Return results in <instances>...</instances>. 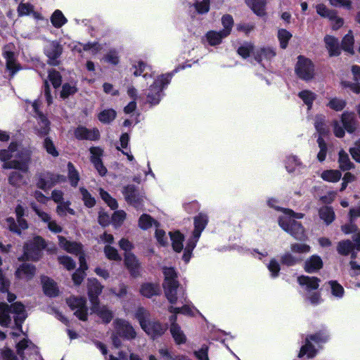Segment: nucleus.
Returning a JSON list of instances; mask_svg holds the SVG:
<instances>
[{"mask_svg":"<svg viewBox=\"0 0 360 360\" xmlns=\"http://www.w3.org/2000/svg\"><path fill=\"white\" fill-rule=\"evenodd\" d=\"M27 314L24 305L21 302H15L9 307L6 303H0V325L8 327L12 319L20 332L22 331V323L25 320ZM6 335L0 331V341L5 339Z\"/></svg>","mask_w":360,"mask_h":360,"instance_id":"1","label":"nucleus"},{"mask_svg":"<svg viewBox=\"0 0 360 360\" xmlns=\"http://www.w3.org/2000/svg\"><path fill=\"white\" fill-rule=\"evenodd\" d=\"M165 276V282L163 287L167 299L172 304H176L178 302H186V293L183 287L179 286L176 280V274L172 267H165L163 269Z\"/></svg>","mask_w":360,"mask_h":360,"instance_id":"2","label":"nucleus"},{"mask_svg":"<svg viewBox=\"0 0 360 360\" xmlns=\"http://www.w3.org/2000/svg\"><path fill=\"white\" fill-rule=\"evenodd\" d=\"M184 66H178L172 72L163 74L154 80L148 89L147 101L151 105H158L161 99V92L169 84L174 75L183 70Z\"/></svg>","mask_w":360,"mask_h":360,"instance_id":"3","label":"nucleus"},{"mask_svg":"<svg viewBox=\"0 0 360 360\" xmlns=\"http://www.w3.org/2000/svg\"><path fill=\"white\" fill-rule=\"evenodd\" d=\"M150 314L143 308H139L136 312V317L139 320L142 329L152 338H155L164 334L167 330V325L160 322L149 320Z\"/></svg>","mask_w":360,"mask_h":360,"instance_id":"4","label":"nucleus"},{"mask_svg":"<svg viewBox=\"0 0 360 360\" xmlns=\"http://www.w3.org/2000/svg\"><path fill=\"white\" fill-rule=\"evenodd\" d=\"M299 284L307 291L305 295L306 299L308 300L311 304H318L321 302V298L318 292H313L319 286L320 280L316 277H310L307 276H301L298 277Z\"/></svg>","mask_w":360,"mask_h":360,"instance_id":"5","label":"nucleus"},{"mask_svg":"<svg viewBox=\"0 0 360 360\" xmlns=\"http://www.w3.org/2000/svg\"><path fill=\"white\" fill-rule=\"evenodd\" d=\"M122 193L126 202L137 210H143L145 196L134 184H128L123 187Z\"/></svg>","mask_w":360,"mask_h":360,"instance_id":"6","label":"nucleus"},{"mask_svg":"<svg viewBox=\"0 0 360 360\" xmlns=\"http://www.w3.org/2000/svg\"><path fill=\"white\" fill-rule=\"evenodd\" d=\"M295 72L300 79L309 81L314 77V65L311 60L300 55L297 57Z\"/></svg>","mask_w":360,"mask_h":360,"instance_id":"7","label":"nucleus"},{"mask_svg":"<svg viewBox=\"0 0 360 360\" xmlns=\"http://www.w3.org/2000/svg\"><path fill=\"white\" fill-rule=\"evenodd\" d=\"M328 338V335L326 332L319 333L310 335L306 339V343L302 347L299 353V357L306 355L308 358H312L316 355V350L313 345L325 342Z\"/></svg>","mask_w":360,"mask_h":360,"instance_id":"8","label":"nucleus"},{"mask_svg":"<svg viewBox=\"0 0 360 360\" xmlns=\"http://www.w3.org/2000/svg\"><path fill=\"white\" fill-rule=\"evenodd\" d=\"M20 160H8L4 163V169H13L23 173L29 172V163L31 160L30 154L27 151H21L16 155Z\"/></svg>","mask_w":360,"mask_h":360,"instance_id":"9","label":"nucleus"},{"mask_svg":"<svg viewBox=\"0 0 360 360\" xmlns=\"http://www.w3.org/2000/svg\"><path fill=\"white\" fill-rule=\"evenodd\" d=\"M44 240L39 236L27 243L24 248L25 257L27 259L37 260L41 256V251L44 248Z\"/></svg>","mask_w":360,"mask_h":360,"instance_id":"10","label":"nucleus"},{"mask_svg":"<svg viewBox=\"0 0 360 360\" xmlns=\"http://www.w3.org/2000/svg\"><path fill=\"white\" fill-rule=\"evenodd\" d=\"M63 46L57 40L51 41L44 49V54L49 58L47 63L50 65L57 66L59 65L58 58L62 55Z\"/></svg>","mask_w":360,"mask_h":360,"instance_id":"11","label":"nucleus"},{"mask_svg":"<svg viewBox=\"0 0 360 360\" xmlns=\"http://www.w3.org/2000/svg\"><path fill=\"white\" fill-rule=\"evenodd\" d=\"M353 249L354 245L349 240L340 241L337 247V250L340 255H348L349 253H352V259H354L356 257V254L353 252ZM350 274L352 276L356 275L357 271L360 270V265L357 264L355 261L352 260L350 262Z\"/></svg>","mask_w":360,"mask_h":360,"instance_id":"12","label":"nucleus"},{"mask_svg":"<svg viewBox=\"0 0 360 360\" xmlns=\"http://www.w3.org/2000/svg\"><path fill=\"white\" fill-rule=\"evenodd\" d=\"M117 335L127 340L136 338V333L129 323L124 319H117L113 322Z\"/></svg>","mask_w":360,"mask_h":360,"instance_id":"13","label":"nucleus"},{"mask_svg":"<svg viewBox=\"0 0 360 360\" xmlns=\"http://www.w3.org/2000/svg\"><path fill=\"white\" fill-rule=\"evenodd\" d=\"M67 303L72 310H75V314L77 317L82 321L86 320L87 308L84 298L71 297L67 300Z\"/></svg>","mask_w":360,"mask_h":360,"instance_id":"14","label":"nucleus"},{"mask_svg":"<svg viewBox=\"0 0 360 360\" xmlns=\"http://www.w3.org/2000/svg\"><path fill=\"white\" fill-rule=\"evenodd\" d=\"M4 58L6 60V69L9 72L10 79L22 70L21 64L18 61L15 54L12 51H4L2 53Z\"/></svg>","mask_w":360,"mask_h":360,"instance_id":"15","label":"nucleus"},{"mask_svg":"<svg viewBox=\"0 0 360 360\" xmlns=\"http://www.w3.org/2000/svg\"><path fill=\"white\" fill-rule=\"evenodd\" d=\"M91 153L90 160L94 165L95 169L101 176H104L108 172L104 166L101 157L103 155V150L100 147L92 146L89 149Z\"/></svg>","mask_w":360,"mask_h":360,"instance_id":"16","label":"nucleus"},{"mask_svg":"<svg viewBox=\"0 0 360 360\" xmlns=\"http://www.w3.org/2000/svg\"><path fill=\"white\" fill-rule=\"evenodd\" d=\"M77 140L97 141L100 139V132L97 128L89 129L84 126L77 127L74 131Z\"/></svg>","mask_w":360,"mask_h":360,"instance_id":"17","label":"nucleus"},{"mask_svg":"<svg viewBox=\"0 0 360 360\" xmlns=\"http://www.w3.org/2000/svg\"><path fill=\"white\" fill-rule=\"evenodd\" d=\"M277 203V200L275 198H270L268 200V205L270 207L274 208L277 211L282 212L285 217H288L290 220L292 219V223L291 225H302L300 223H298L295 221V219H302L304 216V214L300 212H295L289 208H283L279 206H277L276 204Z\"/></svg>","mask_w":360,"mask_h":360,"instance_id":"18","label":"nucleus"},{"mask_svg":"<svg viewBox=\"0 0 360 360\" xmlns=\"http://www.w3.org/2000/svg\"><path fill=\"white\" fill-rule=\"evenodd\" d=\"M203 227L204 226H195L192 236L188 240L183 255V259L186 262L190 260L192 251L195 248L201 233L203 231Z\"/></svg>","mask_w":360,"mask_h":360,"instance_id":"19","label":"nucleus"},{"mask_svg":"<svg viewBox=\"0 0 360 360\" xmlns=\"http://www.w3.org/2000/svg\"><path fill=\"white\" fill-rule=\"evenodd\" d=\"M60 246L65 251L76 255H83L82 246L80 243L76 242H72L68 240L66 238L62 236H58Z\"/></svg>","mask_w":360,"mask_h":360,"instance_id":"20","label":"nucleus"},{"mask_svg":"<svg viewBox=\"0 0 360 360\" xmlns=\"http://www.w3.org/2000/svg\"><path fill=\"white\" fill-rule=\"evenodd\" d=\"M103 286L96 278L89 279L88 295L91 304L98 302V296L101 294Z\"/></svg>","mask_w":360,"mask_h":360,"instance_id":"21","label":"nucleus"},{"mask_svg":"<svg viewBox=\"0 0 360 360\" xmlns=\"http://www.w3.org/2000/svg\"><path fill=\"white\" fill-rule=\"evenodd\" d=\"M34 130L38 136L45 137L51 131V122L44 114H40L39 117L37 118V126L35 127Z\"/></svg>","mask_w":360,"mask_h":360,"instance_id":"22","label":"nucleus"},{"mask_svg":"<svg viewBox=\"0 0 360 360\" xmlns=\"http://www.w3.org/2000/svg\"><path fill=\"white\" fill-rule=\"evenodd\" d=\"M169 332L176 345H182L186 342V335L181 327L177 323L170 324Z\"/></svg>","mask_w":360,"mask_h":360,"instance_id":"23","label":"nucleus"},{"mask_svg":"<svg viewBox=\"0 0 360 360\" xmlns=\"http://www.w3.org/2000/svg\"><path fill=\"white\" fill-rule=\"evenodd\" d=\"M341 122L345 129L349 134H352L356 131V122L353 112H344L341 116Z\"/></svg>","mask_w":360,"mask_h":360,"instance_id":"24","label":"nucleus"},{"mask_svg":"<svg viewBox=\"0 0 360 360\" xmlns=\"http://www.w3.org/2000/svg\"><path fill=\"white\" fill-rule=\"evenodd\" d=\"M326 47L328 51L330 57L338 56L341 53L338 40L336 37L330 35H326L324 37Z\"/></svg>","mask_w":360,"mask_h":360,"instance_id":"25","label":"nucleus"},{"mask_svg":"<svg viewBox=\"0 0 360 360\" xmlns=\"http://www.w3.org/2000/svg\"><path fill=\"white\" fill-rule=\"evenodd\" d=\"M245 3L257 16L264 17L266 15V0H245Z\"/></svg>","mask_w":360,"mask_h":360,"instance_id":"26","label":"nucleus"},{"mask_svg":"<svg viewBox=\"0 0 360 360\" xmlns=\"http://www.w3.org/2000/svg\"><path fill=\"white\" fill-rule=\"evenodd\" d=\"M27 174V173H23L20 170L11 172L8 177V184L15 188L26 185L27 182L25 174Z\"/></svg>","mask_w":360,"mask_h":360,"instance_id":"27","label":"nucleus"},{"mask_svg":"<svg viewBox=\"0 0 360 360\" xmlns=\"http://www.w3.org/2000/svg\"><path fill=\"white\" fill-rule=\"evenodd\" d=\"M338 164L341 171H349L355 168V165L351 162L348 154L341 149L338 153Z\"/></svg>","mask_w":360,"mask_h":360,"instance_id":"28","label":"nucleus"},{"mask_svg":"<svg viewBox=\"0 0 360 360\" xmlns=\"http://www.w3.org/2000/svg\"><path fill=\"white\" fill-rule=\"evenodd\" d=\"M323 266L321 258L317 255H312L304 263V270L308 273H314Z\"/></svg>","mask_w":360,"mask_h":360,"instance_id":"29","label":"nucleus"},{"mask_svg":"<svg viewBox=\"0 0 360 360\" xmlns=\"http://www.w3.org/2000/svg\"><path fill=\"white\" fill-rule=\"evenodd\" d=\"M169 311L175 314H182L191 316H194L199 314L198 310L193 305L187 303H186L181 307H175L174 306H171L169 308Z\"/></svg>","mask_w":360,"mask_h":360,"instance_id":"30","label":"nucleus"},{"mask_svg":"<svg viewBox=\"0 0 360 360\" xmlns=\"http://www.w3.org/2000/svg\"><path fill=\"white\" fill-rule=\"evenodd\" d=\"M276 56L275 51L270 47H262L254 52L255 60L261 63L263 59L271 60Z\"/></svg>","mask_w":360,"mask_h":360,"instance_id":"31","label":"nucleus"},{"mask_svg":"<svg viewBox=\"0 0 360 360\" xmlns=\"http://www.w3.org/2000/svg\"><path fill=\"white\" fill-rule=\"evenodd\" d=\"M41 282L44 293L49 297H56L58 295V288L56 283L48 277H42Z\"/></svg>","mask_w":360,"mask_h":360,"instance_id":"32","label":"nucleus"},{"mask_svg":"<svg viewBox=\"0 0 360 360\" xmlns=\"http://www.w3.org/2000/svg\"><path fill=\"white\" fill-rule=\"evenodd\" d=\"M124 264L131 275L136 276L139 273V263L132 253L127 252L124 254Z\"/></svg>","mask_w":360,"mask_h":360,"instance_id":"33","label":"nucleus"},{"mask_svg":"<svg viewBox=\"0 0 360 360\" xmlns=\"http://www.w3.org/2000/svg\"><path fill=\"white\" fill-rule=\"evenodd\" d=\"M79 269H77L72 275V280L76 285H79L82 282L85 275L84 271L88 268L85 257L83 255H80L79 257Z\"/></svg>","mask_w":360,"mask_h":360,"instance_id":"34","label":"nucleus"},{"mask_svg":"<svg viewBox=\"0 0 360 360\" xmlns=\"http://www.w3.org/2000/svg\"><path fill=\"white\" fill-rule=\"evenodd\" d=\"M169 236L172 242L173 250L175 252H180L184 248V236L178 231L174 232H169Z\"/></svg>","mask_w":360,"mask_h":360,"instance_id":"35","label":"nucleus"},{"mask_svg":"<svg viewBox=\"0 0 360 360\" xmlns=\"http://www.w3.org/2000/svg\"><path fill=\"white\" fill-rule=\"evenodd\" d=\"M34 273L35 268L32 265L22 264L17 269L15 275L18 278L28 280L34 276Z\"/></svg>","mask_w":360,"mask_h":360,"instance_id":"36","label":"nucleus"},{"mask_svg":"<svg viewBox=\"0 0 360 360\" xmlns=\"http://www.w3.org/2000/svg\"><path fill=\"white\" fill-rule=\"evenodd\" d=\"M91 309L105 323H109L112 318V313L105 307H100L98 305V302H97V304H92Z\"/></svg>","mask_w":360,"mask_h":360,"instance_id":"37","label":"nucleus"},{"mask_svg":"<svg viewBox=\"0 0 360 360\" xmlns=\"http://www.w3.org/2000/svg\"><path fill=\"white\" fill-rule=\"evenodd\" d=\"M117 117V112L112 108L105 109L98 114V120L103 124L111 123Z\"/></svg>","mask_w":360,"mask_h":360,"instance_id":"38","label":"nucleus"},{"mask_svg":"<svg viewBox=\"0 0 360 360\" xmlns=\"http://www.w3.org/2000/svg\"><path fill=\"white\" fill-rule=\"evenodd\" d=\"M224 32L222 30L219 32L209 31L206 34L207 40L210 45L217 46L221 43L222 39L227 37L224 35Z\"/></svg>","mask_w":360,"mask_h":360,"instance_id":"39","label":"nucleus"},{"mask_svg":"<svg viewBox=\"0 0 360 360\" xmlns=\"http://www.w3.org/2000/svg\"><path fill=\"white\" fill-rule=\"evenodd\" d=\"M354 44V39L352 34V31L349 30L348 33L343 37L341 42V47L345 51L353 54Z\"/></svg>","mask_w":360,"mask_h":360,"instance_id":"40","label":"nucleus"},{"mask_svg":"<svg viewBox=\"0 0 360 360\" xmlns=\"http://www.w3.org/2000/svg\"><path fill=\"white\" fill-rule=\"evenodd\" d=\"M67 167L70 184L72 187H77L80 179L79 172L71 162H68Z\"/></svg>","mask_w":360,"mask_h":360,"instance_id":"41","label":"nucleus"},{"mask_svg":"<svg viewBox=\"0 0 360 360\" xmlns=\"http://www.w3.org/2000/svg\"><path fill=\"white\" fill-rule=\"evenodd\" d=\"M68 22L61 11L56 10L51 16V22L56 28H60Z\"/></svg>","mask_w":360,"mask_h":360,"instance_id":"42","label":"nucleus"},{"mask_svg":"<svg viewBox=\"0 0 360 360\" xmlns=\"http://www.w3.org/2000/svg\"><path fill=\"white\" fill-rule=\"evenodd\" d=\"M342 176V173L338 169L324 170L321 177L326 181L335 183L338 182Z\"/></svg>","mask_w":360,"mask_h":360,"instance_id":"43","label":"nucleus"},{"mask_svg":"<svg viewBox=\"0 0 360 360\" xmlns=\"http://www.w3.org/2000/svg\"><path fill=\"white\" fill-rule=\"evenodd\" d=\"M277 37L279 41L280 47L282 49H285L288 47L289 41L291 39L292 35L286 29L281 28L278 30Z\"/></svg>","mask_w":360,"mask_h":360,"instance_id":"44","label":"nucleus"},{"mask_svg":"<svg viewBox=\"0 0 360 360\" xmlns=\"http://www.w3.org/2000/svg\"><path fill=\"white\" fill-rule=\"evenodd\" d=\"M160 291L159 285L152 283L143 284L140 290L141 295L147 297H151L153 295H158Z\"/></svg>","mask_w":360,"mask_h":360,"instance_id":"45","label":"nucleus"},{"mask_svg":"<svg viewBox=\"0 0 360 360\" xmlns=\"http://www.w3.org/2000/svg\"><path fill=\"white\" fill-rule=\"evenodd\" d=\"M319 217L327 224H329L335 219V212L331 207L325 206L319 210Z\"/></svg>","mask_w":360,"mask_h":360,"instance_id":"46","label":"nucleus"},{"mask_svg":"<svg viewBox=\"0 0 360 360\" xmlns=\"http://www.w3.org/2000/svg\"><path fill=\"white\" fill-rule=\"evenodd\" d=\"M99 194L101 199L110 207L115 210L118 207V203L115 198H112L110 193L103 188L99 189Z\"/></svg>","mask_w":360,"mask_h":360,"instance_id":"47","label":"nucleus"},{"mask_svg":"<svg viewBox=\"0 0 360 360\" xmlns=\"http://www.w3.org/2000/svg\"><path fill=\"white\" fill-rule=\"evenodd\" d=\"M301 165L302 162L296 155H289L285 160V167L289 173L295 172L296 167Z\"/></svg>","mask_w":360,"mask_h":360,"instance_id":"48","label":"nucleus"},{"mask_svg":"<svg viewBox=\"0 0 360 360\" xmlns=\"http://www.w3.org/2000/svg\"><path fill=\"white\" fill-rule=\"evenodd\" d=\"M298 96L303 101L308 109L311 108L313 103L316 99V94L309 90H302L299 92Z\"/></svg>","mask_w":360,"mask_h":360,"instance_id":"49","label":"nucleus"},{"mask_svg":"<svg viewBox=\"0 0 360 360\" xmlns=\"http://www.w3.org/2000/svg\"><path fill=\"white\" fill-rule=\"evenodd\" d=\"M43 148L46 151V153L52 157L57 158L59 156V152L50 137H45L43 142Z\"/></svg>","mask_w":360,"mask_h":360,"instance_id":"50","label":"nucleus"},{"mask_svg":"<svg viewBox=\"0 0 360 360\" xmlns=\"http://www.w3.org/2000/svg\"><path fill=\"white\" fill-rule=\"evenodd\" d=\"M255 46L251 42H245L243 44L240 46L237 49V53L241 56L243 59H246L250 57L251 53H254Z\"/></svg>","mask_w":360,"mask_h":360,"instance_id":"51","label":"nucleus"},{"mask_svg":"<svg viewBox=\"0 0 360 360\" xmlns=\"http://www.w3.org/2000/svg\"><path fill=\"white\" fill-rule=\"evenodd\" d=\"M79 192L82 196V200L86 207L91 208L96 205V199L91 195L89 191L84 187L79 188Z\"/></svg>","mask_w":360,"mask_h":360,"instance_id":"52","label":"nucleus"},{"mask_svg":"<svg viewBox=\"0 0 360 360\" xmlns=\"http://www.w3.org/2000/svg\"><path fill=\"white\" fill-rule=\"evenodd\" d=\"M48 77L54 89H58L61 86L62 76L60 73L56 70L51 69L49 71Z\"/></svg>","mask_w":360,"mask_h":360,"instance_id":"53","label":"nucleus"},{"mask_svg":"<svg viewBox=\"0 0 360 360\" xmlns=\"http://www.w3.org/2000/svg\"><path fill=\"white\" fill-rule=\"evenodd\" d=\"M221 23L224 29L221 30L224 32V35L229 36L231 34L233 26V18L230 14H225L221 17Z\"/></svg>","mask_w":360,"mask_h":360,"instance_id":"54","label":"nucleus"},{"mask_svg":"<svg viewBox=\"0 0 360 360\" xmlns=\"http://www.w3.org/2000/svg\"><path fill=\"white\" fill-rule=\"evenodd\" d=\"M328 285L330 288L331 294L336 298L340 299L343 297L345 290L343 287L337 281H330L328 282Z\"/></svg>","mask_w":360,"mask_h":360,"instance_id":"55","label":"nucleus"},{"mask_svg":"<svg viewBox=\"0 0 360 360\" xmlns=\"http://www.w3.org/2000/svg\"><path fill=\"white\" fill-rule=\"evenodd\" d=\"M193 6L198 14H206L210 8V0L197 1L194 3Z\"/></svg>","mask_w":360,"mask_h":360,"instance_id":"56","label":"nucleus"},{"mask_svg":"<svg viewBox=\"0 0 360 360\" xmlns=\"http://www.w3.org/2000/svg\"><path fill=\"white\" fill-rule=\"evenodd\" d=\"M285 231L290 233L295 238L302 240L304 237L303 226H283Z\"/></svg>","mask_w":360,"mask_h":360,"instance_id":"57","label":"nucleus"},{"mask_svg":"<svg viewBox=\"0 0 360 360\" xmlns=\"http://www.w3.org/2000/svg\"><path fill=\"white\" fill-rule=\"evenodd\" d=\"M78 91L75 86H72L69 83H65L62 86V89L60 94V98L63 99L68 98L70 96L74 95Z\"/></svg>","mask_w":360,"mask_h":360,"instance_id":"58","label":"nucleus"},{"mask_svg":"<svg viewBox=\"0 0 360 360\" xmlns=\"http://www.w3.org/2000/svg\"><path fill=\"white\" fill-rule=\"evenodd\" d=\"M346 105L347 103L345 100L338 98H333L330 100L327 104V106L333 110L341 111L345 108Z\"/></svg>","mask_w":360,"mask_h":360,"instance_id":"59","label":"nucleus"},{"mask_svg":"<svg viewBox=\"0 0 360 360\" xmlns=\"http://www.w3.org/2000/svg\"><path fill=\"white\" fill-rule=\"evenodd\" d=\"M104 253L105 257L110 260L120 261L122 259L120 255L118 254L117 249L109 245H105L104 248Z\"/></svg>","mask_w":360,"mask_h":360,"instance_id":"60","label":"nucleus"},{"mask_svg":"<svg viewBox=\"0 0 360 360\" xmlns=\"http://www.w3.org/2000/svg\"><path fill=\"white\" fill-rule=\"evenodd\" d=\"M32 208L34 210L36 214L41 219L42 221L48 223L47 225H57L56 222L50 221L51 217L48 213L39 210L34 203L32 205Z\"/></svg>","mask_w":360,"mask_h":360,"instance_id":"61","label":"nucleus"},{"mask_svg":"<svg viewBox=\"0 0 360 360\" xmlns=\"http://www.w3.org/2000/svg\"><path fill=\"white\" fill-rule=\"evenodd\" d=\"M169 233L161 229H157L155 230V238L158 243L162 246H167L169 244Z\"/></svg>","mask_w":360,"mask_h":360,"instance_id":"62","label":"nucleus"},{"mask_svg":"<svg viewBox=\"0 0 360 360\" xmlns=\"http://www.w3.org/2000/svg\"><path fill=\"white\" fill-rule=\"evenodd\" d=\"M82 46L83 51H92L93 53H97L102 49L101 45L98 41L87 42L86 44L79 43Z\"/></svg>","mask_w":360,"mask_h":360,"instance_id":"63","label":"nucleus"},{"mask_svg":"<svg viewBox=\"0 0 360 360\" xmlns=\"http://www.w3.org/2000/svg\"><path fill=\"white\" fill-rule=\"evenodd\" d=\"M138 225H160V223L148 214H142L139 219Z\"/></svg>","mask_w":360,"mask_h":360,"instance_id":"64","label":"nucleus"}]
</instances>
